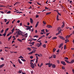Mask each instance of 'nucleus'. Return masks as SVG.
I'll return each instance as SVG.
<instances>
[{
  "label": "nucleus",
  "instance_id": "obj_1",
  "mask_svg": "<svg viewBox=\"0 0 74 74\" xmlns=\"http://www.w3.org/2000/svg\"><path fill=\"white\" fill-rule=\"evenodd\" d=\"M30 64H31V66L32 69H34V64H33L32 62H30Z\"/></svg>",
  "mask_w": 74,
  "mask_h": 74
},
{
  "label": "nucleus",
  "instance_id": "obj_2",
  "mask_svg": "<svg viewBox=\"0 0 74 74\" xmlns=\"http://www.w3.org/2000/svg\"><path fill=\"white\" fill-rule=\"evenodd\" d=\"M61 64H62L64 66H65V65H66V63H65V62L63 61H61Z\"/></svg>",
  "mask_w": 74,
  "mask_h": 74
},
{
  "label": "nucleus",
  "instance_id": "obj_3",
  "mask_svg": "<svg viewBox=\"0 0 74 74\" xmlns=\"http://www.w3.org/2000/svg\"><path fill=\"white\" fill-rule=\"evenodd\" d=\"M17 34H18V35H21V36H24V35H23L22 34L18 31H17Z\"/></svg>",
  "mask_w": 74,
  "mask_h": 74
},
{
  "label": "nucleus",
  "instance_id": "obj_4",
  "mask_svg": "<svg viewBox=\"0 0 74 74\" xmlns=\"http://www.w3.org/2000/svg\"><path fill=\"white\" fill-rule=\"evenodd\" d=\"M35 47H37L38 48V47H40V44H39L38 43H37L36 44Z\"/></svg>",
  "mask_w": 74,
  "mask_h": 74
},
{
  "label": "nucleus",
  "instance_id": "obj_5",
  "mask_svg": "<svg viewBox=\"0 0 74 74\" xmlns=\"http://www.w3.org/2000/svg\"><path fill=\"white\" fill-rule=\"evenodd\" d=\"M26 30H29V31H31V29L30 28V27L29 26H28V27L26 28Z\"/></svg>",
  "mask_w": 74,
  "mask_h": 74
},
{
  "label": "nucleus",
  "instance_id": "obj_6",
  "mask_svg": "<svg viewBox=\"0 0 74 74\" xmlns=\"http://www.w3.org/2000/svg\"><path fill=\"white\" fill-rule=\"evenodd\" d=\"M59 37L60 38L62 39V40H65V38L62 36H60Z\"/></svg>",
  "mask_w": 74,
  "mask_h": 74
},
{
  "label": "nucleus",
  "instance_id": "obj_7",
  "mask_svg": "<svg viewBox=\"0 0 74 74\" xmlns=\"http://www.w3.org/2000/svg\"><path fill=\"white\" fill-rule=\"evenodd\" d=\"M47 27H48V28H52V27L51 26V25H47Z\"/></svg>",
  "mask_w": 74,
  "mask_h": 74
},
{
  "label": "nucleus",
  "instance_id": "obj_8",
  "mask_svg": "<svg viewBox=\"0 0 74 74\" xmlns=\"http://www.w3.org/2000/svg\"><path fill=\"white\" fill-rule=\"evenodd\" d=\"M74 63V60H72L70 62V64H71V63Z\"/></svg>",
  "mask_w": 74,
  "mask_h": 74
},
{
  "label": "nucleus",
  "instance_id": "obj_9",
  "mask_svg": "<svg viewBox=\"0 0 74 74\" xmlns=\"http://www.w3.org/2000/svg\"><path fill=\"white\" fill-rule=\"evenodd\" d=\"M30 22L31 23H32H32H33V19H32V18H30Z\"/></svg>",
  "mask_w": 74,
  "mask_h": 74
},
{
  "label": "nucleus",
  "instance_id": "obj_10",
  "mask_svg": "<svg viewBox=\"0 0 74 74\" xmlns=\"http://www.w3.org/2000/svg\"><path fill=\"white\" fill-rule=\"evenodd\" d=\"M63 43H61L60 44V45L58 47L59 48H60L62 47V46H63Z\"/></svg>",
  "mask_w": 74,
  "mask_h": 74
},
{
  "label": "nucleus",
  "instance_id": "obj_11",
  "mask_svg": "<svg viewBox=\"0 0 74 74\" xmlns=\"http://www.w3.org/2000/svg\"><path fill=\"white\" fill-rule=\"evenodd\" d=\"M38 23H39V22L38 21L35 25V27H37V26H38Z\"/></svg>",
  "mask_w": 74,
  "mask_h": 74
},
{
  "label": "nucleus",
  "instance_id": "obj_12",
  "mask_svg": "<svg viewBox=\"0 0 74 74\" xmlns=\"http://www.w3.org/2000/svg\"><path fill=\"white\" fill-rule=\"evenodd\" d=\"M64 61L65 62H66V63H69L70 64V62H69V60H64Z\"/></svg>",
  "mask_w": 74,
  "mask_h": 74
},
{
  "label": "nucleus",
  "instance_id": "obj_13",
  "mask_svg": "<svg viewBox=\"0 0 74 74\" xmlns=\"http://www.w3.org/2000/svg\"><path fill=\"white\" fill-rule=\"evenodd\" d=\"M52 67L53 68H55L56 67V65L55 64L52 65Z\"/></svg>",
  "mask_w": 74,
  "mask_h": 74
},
{
  "label": "nucleus",
  "instance_id": "obj_14",
  "mask_svg": "<svg viewBox=\"0 0 74 74\" xmlns=\"http://www.w3.org/2000/svg\"><path fill=\"white\" fill-rule=\"evenodd\" d=\"M15 29V27H14L11 30V32H12V34L14 33V29Z\"/></svg>",
  "mask_w": 74,
  "mask_h": 74
},
{
  "label": "nucleus",
  "instance_id": "obj_15",
  "mask_svg": "<svg viewBox=\"0 0 74 74\" xmlns=\"http://www.w3.org/2000/svg\"><path fill=\"white\" fill-rule=\"evenodd\" d=\"M65 43H67V42H69V39H66L65 40Z\"/></svg>",
  "mask_w": 74,
  "mask_h": 74
},
{
  "label": "nucleus",
  "instance_id": "obj_16",
  "mask_svg": "<svg viewBox=\"0 0 74 74\" xmlns=\"http://www.w3.org/2000/svg\"><path fill=\"white\" fill-rule=\"evenodd\" d=\"M58 18H59V15H58L57 16V18H56L57 20V21H59V19Z\"/></svg>",
  "mask_w": 74,
  "mask_h": 74
},
{
  "label": "nucleus",
  "instance_id": "obj_17",
  "mask_svg": "<svg viewBox=\"0 0 74 74\" xmlns=\"http://www.w3.org/2000/svg\"><path fill=\"white\" fill-rule=\"evenodd\" d=\"M34 52V51L28 53V55H31V54H32V53H33Z\"/></svg>",
  "mask_w": 74,
  "mask_h": 74
},
{
  "label": "nucleus",
  "instance_id": "obj_18",
  "mask_svg": "<svg viewBox=\"0 0 74 74\" xmlns=\"http://www.w3.org/2000/svg\"><path fill=\"white\" fill-rule=\"evenodd\" d=\"M52 64L50 63V64L49 65V67H51V66H52Z\"/></svg>",
  "mask_w": 74,
  "mask_h": 74
},
{
  "label": "nucleus",
  "instance_id": "obj_19",
  "mask_svg": "<svg viewBox=\"0 0 74 74\" xmlns=\"http://www.w3.org/2000/svg\"><path fill=\"white\" fill-rule=\"evenodd\" d=\"M56 48H54L53 49V52H55V51H56Z\"/></svg>",
  "mask_w": 74,
  "mask_h": 74
},
{
  "label": "nucleus",
  "instance_id": "obj_20",
  "mask_svg": "<svg viewBox=\"0 0 74 74\" xmlns=\"http://www.w3.org/2000/svg\"><path fill=\"white\" fill-rule=\"evenodd\" d=\"M57 37H55L53 38H52V40H55V39H57Z\"/></svg>",
  "mask_w": 74,
  "mask_h": 74
},
{
  "label": "nucleus",
  "instance_id": "obj_21",
  "mask_svg": "<svg viewBox=\"0 0 74 74\" xmlns=\"http://www.w3.org/2000/svg\"><path fill=\"white\" fill-rule=\"evenodd\" d=\"M6 33H7V32H5L2 35V36H5V35H6Z\"/></svg>",
  "mask_w": 74,
  "mask_h": 74
},
{
  "label": "nucleus",
  "instance_id": "obj_22",
  "mask_svg": "<svg viewBox=\"0 0 74 74\" xmlns=\"http://www.w3.org/2000/svg\"><path fill=\"white\" fill-rule=\"evenodd\" d=\"M4 64H3L0 65V68H1V67H2L4 66Z\"/></svg>",
  "mask_w": 74,
  "mask_h": 74
},
{
  "label": "nucleus",
  "instance_id": "obj_23",
  "mask_svg": "<svg viewBox=\"0 0 74 74\" xmlns=\"http://www.w3.org/2000/svg\"><path fill=\"white\" fill-rule=\"evenodd\" d=\"M64 26V23H63V24L61 26V28H63Z\"/></svg>",
  "mask_w": 74,
  "mask_h": 74
},
{
  "label": "nucleus",
  "instance_id": "obj_24",
  "mask_svg": "<svg viewBox=\"0 0 74 74\" xmlns=\"http://www.w3.org/2000/svg\"><path fill=\"white\" fill-rule=\"evenodd\" d=\"M18 58H21V59H24V58L22 56H21L19 57Z\"/></svg>",
  "mask_w": 74,
  "mask_h": 74
},
{
  "label": "nucleus",
  "instance_id": "obj_25",
  "mask_svg": "<svg viewBox=\"0 0 74 74\" xmlns=\"http://www.w3.org/2000/svg\"><path fill=\"white\" fill-rule=\"evenodd\" d=\"M11 37H12V36H10L9 38H8V41H10V40L11 38Z\"/></svg>",
  "mask_w": 74,
  "mask_h": 74
},
{
  "label": "nucleus",
  "instance_id": "obj_26",
  "mask_svg": "<svg viewBox=\"0 0 74 74\" xmlns=\"http://www.w3.org/2000/svg\"><path fill=\"white\" fill-rule=\"evenodd\" d=\"M53 58L55 59V58H56V55H53Z\"/></svg>",
  "mask_w": 74,
  "mask_h": 74
},
{
  "label": "nucleus",
  "instance_id": "obj_27",
  "mask_svg": "<svg viewBox=\"0 0 74 74\" xmlns=\"http://www.w3.org/2000/svg\"><path fill=\"white\" fill-rule=\"evenodd\" d=\"M51 14V12H49L46 13V15H49V14Z\"/></svg>",
  "mask_w": 74,
  "mask_h": 74
},
{
  "label": "nucleus",
  "instance_id": "obj_28",
  "mask_svg": "<svg viewBox=\"0 0 74 74\" xmlns=\"http://www.w3.org/2000/svg\"><path fill=\"white\" fill-rule=\"evenodd\" d=\"M18 41H20V42H22V41L21 39H17Z\"/></svg>",
  "mask_w": 74,
  "mask_h": 74
},
{
  "label": "nucleus",
  "instance_id": "obj_29",
  "mask_svg": "<svg viewBox=\"0 0 74 74\" xmlns=\"http://www.w3.org/2000/svg\"><path fill=\"white\" fill-rule=\"evenodd\" d=\"M18 73H22V70H19V71L18 72Z\"/></svg>",
  "mask_w": 74,
  "mask_h": 74
},
{
  "label": "nucleus",
  "instance_id": "obj_30",
  "mask_svg": "<svg viewBox=\"0 0 74 74\" xmlns=\"http://www.w3.org/2000/svg\"><path fill=\"white\" fill-rule=\"evenodd\" d=\"M60 29H61V27H58V31H59V30H60Z\"/></svg>",
  "mask_w": 74,
  "mask_h": 74
},
{
  "label": "nucleus",
  "instance_id": "obj_31",
  "mask_svg": "<svg viewBox=\"0 0 74 74\" xmlns=\"http://www.w3.org/2000/svg\"><path fill=\"white\" fill-rule=\"evenodd\" d=\"M9 29V28H7V29H6L5 30V32H7V31H8V30Z\"/></svg>",
  "mask_w": 74,
  "mask_h": 74
},
{
  "label": "nucleus",
  "instance_id": "obj_32",
  "mask_svg": "<svg viewBox=\"0 0 74 74\" xmlns=\"http://www.w3.org/2000/svg\"><path fill=\"white\" fill-rule=\"evenodd\" d=\"M34 37H36V38H38V35H35L34 36Z\"/></svg>",
  "mask_w": 74,
  "mask_h": 74
},
{
  "label": "nucleus",
  "instance_id": "obj_33",
  "mask_svg": "<svg viewBox=\"0 0 74 74\" xmlns=\"http://www.w3.org/2000/svg\"><path fill=\"white\" fill-rule=\"evenodd\" d=\"M62 70H64L65 69V67L64 66H62Z\"/></svg>",
  "mask_w": 74,
  "mask_h": 74
},
{
  "label": "nucleus",
  "instance_id": "obj_34",
  "mask_svg": "<svg viewBox=\"0 0 74 74\" xmlns=\"http://www.w3.org/2000/svg\"><path fill=\"white\" fill-rule=\"evenodd\" d=\"M43 37H45V35H43L42 36H41L40 37V38H43Z\"/></svg>",
  "mask_w": 74,
  "mask_h": 74
},
{
  "label": "nucleus",
  "instance_id": "obj_35",
  "mask_svg": "<svg viewBox=\"0 0 74 74\" xmlns=\"http://www.w3.org/2000/svg\"><path fill=\"white\" fill-rule=\"evenodd\" d=\"M64 59H66V60H69V58L67 57H65L64 58Z\"/></svg>",
  "mask_w": 74,
  "mask_h": 74
},
{
  "label": "nucleus",
  "instance_id": "obj_36",
  "mask_svg": "<svg viewBox=\"0 0 74 74\" xmlns=\"http://www.w3.org/2000/svg\"><path fill=\"white\" fill-rule=\"evenodd\" d=\"M21 60L23 62H26V60L24 59H21Z\"/></svg>",
  "mask_w": 74,
  "mask_h": 74
},
{
  "label": "nucleus",
  "instance_id": "obj_37",
  "mask_svg": "<svg viewBox=\"0 0 74 74\" xmlns=\"http://www.w3.org/2000/svg\"><path fill=\"white\" fill-rule=\"evenodd\" d=\"M43 65V63H41V64L40 65V67H41V66Z\"/></svg>",
  "mask_w": 74,
  "mask_h": 74
},
{
  "label": "nucleus",
  "instance_id": "obj_38",
  "mask_svg": "<svg viewBox=\"0 0 74 74\" xmlns=\"http://www.w3.org/2000/svg\"><path fill=\"white\" fill-rule=\"evenodd\" d=\"M66 39H67V38H69V36L67 35V36L66 37Z\"/></svg>",
  "mask_w": 74,
  "mask_h": 74
},
{
  "label": "nucleus",
  "instance_id": "obj_39",
  "mask_svg": "<svg viewBox=\"0 0 74 74\" xmlns=\"http://www.w3.org/2000/svg\"><path fill=\"white\" fill-rule=\"evenodd\" d=\"M42 47H44V48H45L46 47V45L45 44H44L43 46Z\"/></svg>",
  "mask_w": 74,
  "mask_h": 74
},
{
  "label": "nucleus",
  "instance_id": "obj_40",
  "mask_svg": "<svg viewBox=\"0 0 74 74\" xmlns=\"http://www.w3.org/2000/svg\"><path fill=\"white\" fill-rule=\"evenodd\" d=\"M43 23L44 25H46V23H45V21H43Z\"/></svg>",
  "mask_w": 74,
  "mask_h": 74
},
{
  "label": "nucleus",
  "instance_id": "obj_41",
  "mask_svg": "<svg viewBox=\"0 0 74 74\" xmlns=\"http://www.w3.org/2000/svg\"><path fill=\"white\" fill-rule=\"evenodd\" d=\"M41 32H43V33H44V29H42V30H41Z\"/></svg>",
  "mask_w": 74,
  "mask_h": 74
},
{
  "label": "nucleus",
  "instance_id": "obj_42",
  "mask_svg": "<svg viewBox=\"0 0 74 74\" xmlns=\"http://www.w3.org/2000/svg\"><path fill=\"white\" fill-rule=\"evenodd\" d=\"M28 3H29V4H33V3L31 2H28Z\"/></svg>",
  "mask_w": 74,
  "mask_h": 74
},
{
  "label": "nucleus",
  "instance_id": "obj_43",
  "mask_svg": "<svg viewBox=\"0 0 74 74\" xmlns=\"http://www.w3.org/2000/svg\"><path fill=\"white\" fill-rule=\"evenodd\" d=\"M57 63H58V64H59V63H60V62H59V60H57Z\"/></svg>",
  "mask_w": 74,
  "mask_h": 74
},
{
  "label": "nucleus",
  "instance_id": "obj_44",
  "mask_svg": "<svg viewBox=\"0 0 74 74\" xmlns=\"http://www.w3.org/2000/svg\"><path fill=\"white\" fill-rule=\"evenodd\" d=\"M45 31L46 33H48V32H49V31L47 29H45Z\"/></svg>",
  "mask_w": 74,
  "mask_h": 74
},
{
  "label": "nucleus",
  "instance_id": "obj_45",
  "mask_svg": "<svg viewBox=\"0 0 74 74\" xmlns=\"http://www.w3.org/2000/svg\"><path fill=\"white\" fill-rule=\"evenodd\" d=\"M4 21L5 22H7V19H4Z\"/></svg>",
  "mask_w": 74,
  "mask_h": 74
},
{
  "label": "nucleus",
  "instance_id": "obj_46",
  "mask_svg": "<svg viewBox=\"0 0 74 74\" xmlns=\"http://www.w3.org/2000/svg\"><path fill=\"white\" fill-rule=\"evenodd\" d=\"M16 4H20V3L19 2H16Z\"/></svg>",
  "mask_w": 74,
  "mask_h": 74
},
{
  "label": "nucleus",
  "instance_id": "obj_47",
  "mask_svg": "<svg viewBox=\"0 0 74 74\" xmlns=\"http://www.w3.org/2000/svg\"><path fill=\"white\" fill-rule=\"evenodd\" d=\"M7 14H10L11 13V11H9L7 12Z\"/></svg>",
  "mask_w": 74,
  "mask_h": 74
},
{
  "label": "nucleus",
  "instance_id": "obj_48",
  "mask_svg": "<svg viewBox=\"0 0 74 74\" xmlns=\"http://www.w3.org/2000/svg\"><path fill=\"white\" fill-rule=\"evenodd\" d=\"M3 32H4V30H3V29H2V30L1 31V32L2 33H3Z\"/></svg>",
  "mask_w": 74,
  "mask_h": 74
},
{
  "label": "nucleus",
  "instance_id": "obj_49",
  "mask_svg": "<svg viewBox=\"0 0 74 74\" xmlns=\"http://www.w3.org/2000/svg\"><path fill=\"white\" fill-rule=\"evenodd\" d=\"M30 58H31V59H33V56H31L30 57Z\"/></svg>",
  "mask_w": 74,
  "mask_h": 74
},
{
  "label": "nucleus",
  "instance_id": "obj_50",
  "mask_svg": "<svg viewBox=\"0 0 74 74\" xmlns=\"http://www.w3.org/2000/svg\"><path fill=\"white\" fill-rule=\"evenodd\" d=\"M49 33H46V36H48V35H49Z\"/></svg>",
  "mask_w": 74,
  "mask_h": 74
},
{
  "label": "nucleus",
  "instance_id": "obj_51",
  "mask_svg": "<svg viewBox=\"0 0 74 74\" xmlns=\"http://www.w3.org/2000/svg\"><path fill=\"white\" fill-rule=\"evenodd\" d=\"M71 4H72V3H73V1H70V2H69Z\"/></svg>",
  "mask_w": 74,
  "mask_h": 74
},
{
  "label": "nucleus",
  "instance_id": "obj_52",
  "mask_svg": "<svg viewBox=\"0 0 74 74\" xmlns=\"http://www.w3.org/2000/svg\"><path fill=\"white\" fill-rule=\"evenodd\" d=\"M41 45H42V43H41V42H40L39 45H40V46H41Z\"/></svg>",
  "mask_w": 74,
  "mask_h": 74
},
{
  "label": "nucleus",
  "instance_id": "obj_53",
  "mask_svg": "<svg viewBox=\"0 0 74 74\" xmlns=\"http://www.w3.org/2000/svg\"><path fill=\"white\" fill-rule=\"evenodd\" d=\"M1 60H4V58H1Z\"/></svg>",
  "mask_w": 74,
  "mask_h": 74
},
{
  "label": "nucleus",
  "instance_id": "obj_54",
  "mask_svg": "<svg viewBox=\"0 0 74 74\" xmlns=\"http://www.w3.org/2000/svg\"><path fill=\"white\" fill-rule=\"evenodd\" d=\"M0 12L1 13V14H4V13L3 11H0Z\"/></svg>",
  "mask_w": 74,
  "mask_h": 74
},
{
  "label": "nucleus",
  "instance_id": "obj_55",
  "mask_svg": "<svg viewBox=\"0 0 74 74\" xmlns=\"http://www.w3.org/2000/svg\"><path fill=\"white\" fill-rule=\"evenodd\" d=\"M27 49H28L29 50H31V49L30 48H28Z\"/></svg>",
  "mask_w": 74,
  "mask_h": 74
},
{
  "label": "nucleus",
  "instance_id": "obj_56",
  "mask_svg": "<svg viewBox=\"0 0 74 74\" xmlns=\"http://www.w3.org/2000/svg\"><path fill=\"white\" fill-rule=\"evenodd\" d=\"M60 33H61V32L60 31H58V33L59 34Z\"/></svg>",
  "mask_w": 74,
  "mask_h": 74
},
{
  "label": "nucleus",
  "instance_id": "obj_57",
  "mask_svg": "<svg viewBox=\"0 0 74 74\" xmlns=\"http://www.w3.org/2000/svg\"><path fill=\"white\" fill-rule=\"evenodd\" d=\"M8 23H9V21H8V22H7L6 23V25H8Z\"/></svg>",
  "mask_w": 74,
  "mask_h": 74
},
{
  "label": "nucleus",
  "instance_id": "obj_58",
  "mask_svg": "<svg viewBox=\"0 0 74 74\" xmlns=\"http://www.w3.org/2000/svg\"><path fill=\"white\" fill-rule=\"evenodd\" d=\"M36 18H38V15H36Z\"/></svg>",
  "mask_w": 74,
  "mask_h": 74
},
{
  "label": "nucleus",
  "instance_id": "obj_59",
  "mask_svg": "<svg viewBox=\"0 0 74 74\" xmlns=\"http://www.w3.org/2000/svg\"><path fill=\"white\" fill-rule=\"evenodd\" d=\"M27 33L25 34H24V36H27Z\"/></svg>",
  "mask_w": 74,
  "mask_h": 74
},
{
  "label": "nucleus",
  "instance_id": "obj_60",
  "mask_svg": "<svg viewBox=\"0 0 74 74\" xmlns=\"http://www.w3.org/2000/svg\"><path fill=\"white\" fill-rule=\"evenodd\" d=\"M72 71L73 73V74H74V70L73 69H72Z\"/></svg>",
  "mask_w": 74,
  "mask_h": 74
},
{
  "label": "nucleus",
  "instance_id": "obj_61",
  "mask_svg": "<svg viewBox=\"0 0 74 74\" xmlns=\"http://www.w3.org/2000/svg\"><path fill=\"white\" fill-rule=\"evenodd\" d=\"M34 60H35L34 59V60H31L30 62H33V61Z\"/></svg>",
  "mask_w": 74,
  "mask_h": 74
},
{
  "label": "nucleus",
  "instance_id": "obj_62",
  "mask_svg": "<svg viewBox=\"0 0 74 74\" xmlns=\"http://www.w3.org/2000/svg\"><path fill=\"white\" fill-rule=\"evenodd\" d=\"M50 63H48L47 64H46V65H49Z\"/></svg>",
  "mask_w": 74,
  "mask_h": 74
},
{
  "label": "nucleus",
  "instance_id": "obj_63",
  "mask_svg": "<svg viewBox=\"0 0 74 74\" xmlns=\"http://www.w3.org/2000/svg\"><path fill=\"white\" fill-rule=\"evenodd\" d=\"M19 36H18V34L16 35V37H18Z\"/></svg>",
  "mask_w": 74,
  "mask_h": 74
},
{
  "label": "nucleus",
  "instance_id": "obj_64",
  "mask_svg": "<svg viewBox=\"0 0 74 74\" xmlns=\"http://www.w3.org/2000/svg\"><path fill=\"white\" fill-rule=\"evenodd\" d=\"M37 62H38V60L36 59V63H37Z\"/></svg>",
  "mask_w": 74,
  "mask_h": 74
}]
</instances>
